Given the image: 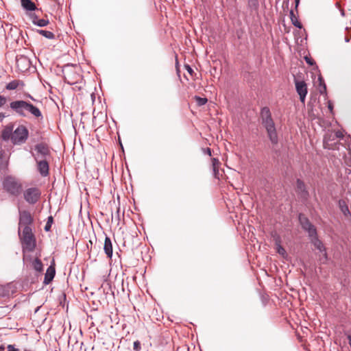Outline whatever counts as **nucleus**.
Listing matches in <instances>:
<instances>
[{
	"instance_id": "1",
	"label": "nucleus",
	"mask_w": 351,
	"mask_h": 351,
	"mask_svg": "<svg viewBox=\"0 0 351 351\" xmlns=\"http://www.w3.org/2000/svg\"><path fill=\"white\" fill-rule=\"evenodd\" d=\"M10 106L17 114L23 117L26 116L27 112L35 117H42L41 112L37 107L23 100L12 101Z\"/></svg>"
},
{
	"instance_id": "2",
	"label": "nucleus",
	"mask_w": 351,
	"mask_h": 351,
	"mask_svg": "<svg viewBox=\"0 0 351 351\" xmlns=\"http://www.w3.org/2000/svg\"><path fill=\"white\" fill-rule=\"evenodd\" d=\"M23 252H32L36 247V239L30 227L23 228L19 230Z\"/></svg>"
},
{
	"instance_id": "3",
	"label": "nucleus",
	"mask_w": 351,
	"mask_h": 351,
	"mask_svg": "<svg viewBox=\"0 0 351 351\" xmlns=\"http://www.w3.org/2000/svg\"><path fill=\"white\" fill-rule=\"evenodd\" d=\"M261 115L263 118V123L264 124L270 140L272 143L277 142V134L274 125V123L271 119L270 111L268 108L262 109Z\"/></svg>"
},
{
	"instance_id": "4",
	"label": "nucleus",
	"mask_w": 351,
	"mask_h": 351,
	"mask_svg": "<svg viewBox=\"0 0 351 351\" xmlns=\"http://www.w3.org/2000/svg\"><path fill=\"white\" fill-rule=\"evenodd\" d=\"M3 189L10 195L18 196L22 191L21 183L15 178L7 176L3 182Z\"/></svg>"
},
{
	"instance_id": "5",
	"label": "nucleus",
	"mask_w": 351,
	"mask_h": 351,
	"mask_svg": "<svg viewBox=\"0 0 351 351\" xmlns=\"http://www.w3.org/2000/svg\"><path fill=\"white\" fill-rule=\"evenodd\" d=\"M28 130L24 125L19 126L12 136V142L14 144H21L25 142L28 137Z\"/></svg>"
},
{
	"instance_id": "6",
	"label": "nucleus",
	"mask_w": 351,
	"mask_h": 351,
	"mask_svg": "<svg viewBox=\"0 0 351 351\" xmlns=\"http://www.w3.org/2000/svg\"><path fill=\"white\" fill-rule=\"evenodd\" d=\"M64 80L69 84H75L81 80V75L75 67H69L64 71Z\"/></svg>"
},
{
	"instance_id": "7",
	"label": "nucleus",
	"mask_w": 351,
	"mask_h": 351,
	"mask_svg": "<svg viewBox=\"0 0 351 351\" xmlns=\"http://www.w3.org/2000/svg\"><path fill=\"white\" fill-rule=\"evenodd\" d=\"M40 189L36 187L28 188L23 193L25 199L31 204L36 203L40 199Z\"/></svg>"
},
{
	"instance_id": "8",
	"label": "nucleus",
	"mask_w": 351,
	"mask_h": 351,
	"mask_svg": "<svg viewBox=\"0 0 351 351\" xmlns=\"http://www.w3.org/2000/svg\"><path fill=\"white\" fill-rule=\"evenodd\" d=\"M32 221L33 218L29 212L26 210L20 212L19 230H22L23 228L30 227L29 225L32 223Z\"/></svg>"
},
{
	"instance_id": "9",
	"label": "nucleus",
	"mask_w": 351,
	"mask_h": 351,
	"mask_svg": "<svg viewBox=\"0 0 351 351\" xmlns=\"http://www.w3.org/2000/svg\"><path fill=\"white\" fill-rule=\"evenodd\" d=\"M295 89L300 96V101L302 103H304L305 98L308 93L306 84L304 81L295 80Z\"/></svg>"
},
{
	"instance_id": "10",
	"label": "nucleus",
	"mask_w": 351,
	"mask_h": 351,
	"mask_svg": "<svg viewBox=\"0 0 351 351\" xmlns=\"http://www.w3.org/2000/svg\"><path fill=\"white\" fill-rule=\"evenodd\" d=\"M330 132L328 131L324 138V147L328 149H335L337 146V141L336 138L330 137Z\"/></svg>"
},
{
	"instance_id": "11",
	"label": "nucleus",
	"mask_w": 351,
	"mask_h": 351,
	"mask_svg": "<svg viewBox=\"0 0 351 351\" xmlns=\"http://www.w3.org/2000/svg\"><path fill=\"white\" fill-rule=\"evenodd\" d=\"M300 221L302 227L308 231L309 235L313 237L316 234V230L311 224L308 219L302 215L300 216Z\"/></svg>"
},
{
	"instance_id": "12",
	"label": "nucleus",
	"mask_w": 351,
	"mask_h": 351,
	"mask_svg": "<svg viewBox=\"0 0 351 351\" xmlns=\"http://www.w3.org/2000/svg\"><path fill=\"white\" fill-rule=\"evenodd\" d=\"M37 165L42 176H47L49 174V164L45 160H38Z\"/></svg>"
},
{
	"instance_id": "13",
	"label": "nucleus",
	"mask_w": 351,
	"mask_h": 351,
	"mask_svg": "<svg viewBox=\"0 0 351 351\" xmlns=\"http://www.w3.org/2000/svg\"><path fill=\"white\" fill-rule=\"evenodd\" d=\"M13 128L14 125L12 123H9L6 126L4 127L2 133L1 137L4 141H8L10 139L12 141V136L13 134Z\"/></svg>"
},
{
	"instance_id": "14",
	"label": "nucleus",
	"mask_w": 351,
	"mask_h": 351,
	"mask_svg": "<svg viewBox=\"0 0 351 351\" xmlns=\"http://www.w3.org/2000/svg\"><path fill=\"white\" fill-rule=\"evenodd\" d=\"M36 151L37 152V157L36 160H38L39 158V155L41 157H45L49 154V149L47 145L44 143L38 144L35 147Z\"/></svg>"
},
{
	"instance_id": "15",
	"label": "nucleus",
	"mask_w": 351,
	"mask_h": 351,
	"mask_svg": "<svg viewBox=\"0 0 351 351\" xmlns=\"http://www.w3.org/2000/svg\"><path fill=\"white\" fill-rule=\"evenodd\" d=\"M211 162L214 176L215 178L219 180L220 176L221 175L219 172V167L221 165V162L217 158H213L211 159Z\"/></svg>"
},
{
	"instance_id": "16",
	"label": "nucleus",
	"mask_w": 351,
	"mask_h": 351,
	"mask_svg": "<svg viewBox=\"0 0 351 351\" xmlns=\"http://www.w3.org/2000/svg\"><path fill=\"white\" fill-rule=\"evenodd\" d=\"M104 250L107 256L111 258L112 256V244L110 239L108 237L105 239Z\"/></svg>"
},
{
	"instance_id": "17",
	"label": "nucleus",
	"mask_w": 351,
	"mask_h": 351,
	"mask_svg": "<svg viewBox=\"0 0 351 351\" xmlns=\"http://www.w3.org/2000/svg\"><path fill=\"white\" fill-rule=\"evenodd\" d=\"M56 274L55 268L53 266H50L47 268L45 276L44 283L49 284L51 282L53 278H54Z\"/></svg>"
},
{
	"instance_id": "18",
	"label": "nucleus",
	"mask_w": 351,
	"mask_h": 351,
	"mask_svg": "<svg viewBox=\"0 0 351 351\" xmlns=\"http://www.w3.org/2000/svg\"><path fill=\"white\" fill-rule=\"evenodd\" d=\"M23 86H24V83L22 81L19 80H13V81L9 82L6 85L5 88L7 90H12L16 89L19 87H21V86L23 87Z\"/></svg>"
},
{
	"instance_id": "19",
	"label": "nucleus",
	"mask_w": 351,
	"mask_h": 351,
	"mask_svg": "<svg viewBox=\"0 0 351 351\" xmlns=\"http://www.w3.org/2000/svg\"><path fill=\"white\" fill-rule=\"evenodd\" d=\"M21 5L27 10L32 11L36 8L35 3L31 0H21Z\"/></svg>"
},
{
	"instance_id": "20",
	"label": "nucleus",
	"mask_w": 351,
	"mask_h": 351,
	"mask_svg": "<svg viewBox=\"0 0 351 351\" xmlns=\"http://www.w3.org/2000/svg\"><path fill=\"white\" fill-rule=\"evenodd\" d=\"M314 245L317 249H318L321 252H323V256H324V258L326 260H327V253L325 250V247H324V245L322 244V243L319 240H316L314 242Z\"/></svg>"
},
{
	"instance_id": "21",
	"label": "nucleus",
	"mask_w": 351,
	"mask_h": 351,
	"mask_svg": "<svg viewBox=\"0 0 351 351\" xmlns=\"http://www.w3.org/2000/svg\"><path fill=\"white\" fill-rule=\"evenodd\" d=\"M343 136H344L343 133L341 130H334V131L330 132L329 138L334 137V138H336L337 140V139H342L343 138Z\"/></svg>"
},
{
	"instance_id": "22",
	"label": "nucleus",
	"mask_w": 351,
	"mask_h": 351,
	"mask_svg": "<svg viewBox=\"0 0 351 351\" xmlns=\"http://www.w3.org/2000/svg\"><path fill=\"white\" fill-rule=\"evenodd\" d=\"M32 265L34 269L37 271H41L43 270V263L38 258H36L33 261Z\"/></svg>"
},
{
	"instance_id": "23",
	"label": "nucleus",
	"mask_w": 351,
	"mask_h": 351,
	"mask_svg": "<svg viewBox=\"0 0 351 351\" xmlns=\"http://www.w3.org/2000/svg\"><path fill=\"white\" fill-rule=\"evenodd\" d=\"M38 32L43 36L49 39H53L55 36L53 33L47 30L39 29L38 30Z\"/></svg>"
},
{
	"instance_id": "24",
	"label": "nucleus",
	"mask_w": 351,
	"mask_h": 351,
	"mask_svg": "<svg viewBox=\"0 0 351 351\" xmlns=\"http://www.w3.org/2000/svg\"><path fill=\"white\" fill-rule=\"evenodd\" d=\"M193 99L195 101V102L198 106H204L208 101V99L206 97H200L199 96H195L193 97Z\"/></svg>"
},
{
	"instance_id": "25",
	"label": "nucleus",
	"mask_w": 351,
	"mask_h": 351,
	"mask_svg": "<svg viewBox=\"0 0 351 351\" xmlns=\"http://www.w3.org/2000/svg\"><path fill=\"white\" fill-rule=\"evenodd\" d=\"M296 187L298 191L300 193H306V187L304 182L300 180H298L296 182Z\"/></svg>"
},
{
	"instance_id": "26",
	"label": "nucleus",
	"mask_w": 351,
	"mask_h": 351,
	"mask_svg": "<svg viewBox=\"0 0 351 351\" xmlns=\"http://www.w3.org/2000/svg\"><path fill=\"white\" fill-rule=\"evenodd\" d=\"M291 21L293 23V24L297 27H299V28H301L302 27V24L300 22H299L297 19V18L295 17V16L293 14V11H291Z\"/></svg>"
},
{
	"instance_id": "27",
	"label": "nucleus",
	"mask_w": 351,
	"mask_h": 351,
	"mask_svg": "<svg viewBox=\"0 0 351 351\" xmlns=\"http://www.w3.org/2000/svg\"><path fill=\"white\" fill-rule=\"evenodd\" d=\"M276 252L281 255L282 257H285L287 255L286 250L284 247H282L281 245H278L275 247Z\"/></svg>"
},
{
	"instance_id": "28",
	"label": "nucleus",
	"mask_w": 351,
	"mask_h": 351,
	"mask_svg": "<svg viewBox=\"0 0 351 351\" xmlns=\"http://www.w3.org/2000/svg\"><path fill=\"white\" fill-rule=\"evenodd\" d=\"M49 20L47 19H39L36 25L39 27H45L47 26L49 24Z\"/></svg>"
},
{
	"instance_id": "29",
	"label": "nucleus",
	"mask_w": 351,
	"mask_h": 351,
	"mask_svg": "<svg viewBox=\"0 0 351 351\" xmlns=\"http://www.w3.org/2000/svg\"><path fill=\"white\" fill-rule=\"evenodd\" d=\"M339 204H340L341 211L343 213V214L345 215H348L349 213V209H348V206L344 204V202H343V203L340 202Z\"/></svg>"
},
{
	"instance_id": "30",
	"label": "nucleus",
	"mask_w": 351,
	"mask_h": 351,
	"mask_svg": "<svg viewBox=\"0 0 351 351\" xmlns=\"http://www.w3.org/2000/svg\"><path fill=\"white\" fill-rule=\"evenodd\" d=\"M273 239L275 242V247L278 246V245H281V239L279 235L276 234L273 235Z\"/></svg>"
},
{
	"instance_id": "31",
	"label": "nucleus",
	"mask_w": 351,
	"mask_h": 351,
	"mask_svg": "<svg viewBox=\"0 0 351 351\" xmlns=\"http://www.w3.org/2000/svg\"><path fill=\"white\" fill-rule=\"evenodd\" d=\"M52 221H53V217H49L48 218V221H47V224H46V226L45 227V230L46 231H49L50 230V228H51V223H52Z\"/></svg>"
},
{
	"instance_id": "32",
	"label": "nucleus",
	"mask_w": 351,
	"mask_h": 351,
	"mask_svg": "<svg viewBox=\"0 0 351 351\" xmlns=\"http://www.w3.org/2000/svg\"><path fill=\"white\" fill-rule=\"evenodd\" d=\"M134 350L136 351H139L141 350V343L138 341L134 342Z\"/></svg>"
},
{
	"instance_id": "33",
	"label": "nucleus",
	"mask_w": 351,
	"mask_h": 351,
	"mask_svg": "<svg viewBox=\"0 0 351 351\" xmlns=\"http://www.w3.org/2000/svg\"><path fill=\"white\" fill-rule=\"evenodd\" d=\"M6 103V98L4 96L0 95V108Z\"/></svg>"
},
{
	"instance_id": "34",
	"label": "nucleus",
	"mask_w": 351,
	"mask_h": 351,
	"mask_svg": "<svg viewBox=\"0 0 351 351\" xmlns=\"http://www.w3.org/2000/svg\"><path fill=\"white\" fill-rule=\"evenodd\" d=\"M31 19L32 21V23L35 25L36 24L37 21L39 20L38 17L35 14L31 15Z\"/></svg>"
},
{
	"instance_id": "35",
	"label": "nucleus",
	"mask_w": 351,
	"mask_h": 351,
	"mask_svg": "<svg viewBox=\"0 0 351 351\" xmlns=\"http://www.w3.org/2000/svg\"><path fill=\"white\" fill-rule=\"evenodd\" d=\"M185 69L187 71V72L192 75L193 73V70L191 69V67L189 65H185Z\"/></svg>"
},
{
	"instance_id": "36",
	"label": "nucleus",
	"mask_w": 351,
	"mask_h": 351,
	"mask_svg": "<svg viewBox=\"0 0 351 351\" xmlns=\"http://www.w3.org/2000/svg\"><path fill=\"white\" fill-rule=\"evenodd\" d=\"M305 60H306V62L308 64H309L310 65H313V62L312 61V60L311 58L306 57Z\"/></svg>"
},
{
	"instance_id": "37",
	"label": "nucleus",
	"mask_w": 351,
	"mask_h": 351,
	"mask_svg": "<svg viewBox=\"0 0 351 351\" xmlns=\"http://www.w3.org/2000/svg\"><path fill=\"white\" fill-rule=\"evenodd\" d=\"M5 117V114L0 112V122H1Z\"/></svg>"
},
{
	"instance_id": "38",
	"label": "nucleus",
	"mask_w": 351,
	"mask_h": 351,
	"mask_svg": "<svg viewBox=\"0 0 351 351\" xmlns=\"http://www.w3.org/2000/svg\"><path fill=\"white\" fill-rule=\"evenodd\" d=\"M206 152L209 156H211V150L210 148H207Z\"/></svg>"
},
{
	"instance_id": "39",
	"label": "nucleus",
	"mask_w": 351,
	"mask_h": 351,
	"mask_svg": "<svg viewBox=\"0 0 351 351\" xmlns=\"http://www.w3.org/2000/svg\"><path fill=\"white\" fill-rule=\"evenodd\" d=\"M295 8H297V7H298V5H299L300 0H295Z\"/></svg>"
},
{
	"instance_id": "40",
	"label": "nucleus",
	"mask_w": 351,
	"mask_h": 351,
	"mask_svg": "<svg viewBox=\"0 0 351 351\" xmlns=\"http://www.w3.org/2000/svg\"><path fill=\"white\" fill-rule=\"evenodd\" d=\"M5 348L3 346H0V351H5Z\"/></svg>"
},
{
	"instance_id": "41",
	"label": "nucleus",
	"mask_w": 351,
	"mask_h": 351,
	"mask_svg": "<svg viewBox=\"0 0 351 351\" xmlns=\"http://www.w3.org/2000/svg\"><path fill=\"white\" fill-rule=\"evenodd\" d=\"M349 40H350V38H349L348 37H347V36H346V42H348Z\"/></svg>"
}]
</instances>
